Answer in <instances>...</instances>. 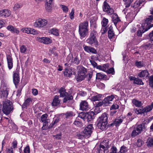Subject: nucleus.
I'll list each match as a JSON object with an SVG mask.
<instances>
[{"label": "nucleus", "mask_w": 153, "mask_h": 153, "mask_svg": "<svg viewBox=\"0 0 153 153\" xmlns=\"http://www.w3.org/2000/svg\"><path fill=\"white\" fill-rule=\"evenodd\" d=\"M153 21V16H149L145 20L142 22V26L140 29L137 31V35L141 36L142 34L147 31L153 27V24L152 23Z\"/></svg>", "instance_id": "f257e3e1"}, {"label": "nucleus", "mask_w": 153, "mask_h": 153, "mask_svg": "<svg viewBox=\"0 0 153 153\" xmlns=\"http://www.w3.org/2000/svg\"><path fill=\"white\" fill-rule=\"evenodd\" d=\"M88 22L85 21L80 23L79 25V32L80 38L82 39L87 35L88 31Z\"/></svg>", "instance_id": "f03ea898"}, {"label": "nucleus", "mask_w": 153, "mask_h": 153, "mask_svg": "<svg viewBox=\"0 0 153 153\" xmlns=\"http://www.w3.org/2000/svg\"><path fill=\"white\" fill-rule=\"evenodd\" d=\"M2 111L7 115L12 112L13 108L12 102L10 100H7L4 101L2 103Z\"/></svg>", "instance_id": "7ed1b4c3"}, {"label": "nucleus", "mask_w": 153, "mask_h": 153, "mask_svg": "<svg viewBox=\"0 0 153 153\" xmlns=\"http://www.w3.org/2000/svg\"><path fill=\"white\" fill-rule=\"evenodd\" d=\"M96 32L95 31H92L89 37L86 40V42L89 45L97 47L98 45V42L96 37Z\"/></svg>", "instance_id": "20e7f679"}, {"label": "nucleus", "mask_w": 153, "mask_h": 153, "mask_svg": "<svg viewBox=\"0 0 153 153\" xmlns=\"http://www.w3.org/2000/svg\"><path fill=\"white\" fill-rule=\"evenodd\" d=\"M65 91V89L63 88H61L59 90L60 97H65L63 100L64 102H66L67 101L71 100L73 99L72 96L71 95L68 94Z\"/></svg>", "instance_id": "39448f33"}, {"label": "nucleus", "mask_w": 153, "mask_h": 153, "mask_svg": "<svg viewBox=\"0 0 153 153\" xmlns=\"http://www.w3.org/2000/svg\"><path fill=\"white\" fill-rule=\"evenodd\" d=\"M9 89L5 84L2 83L0 89V95L1 97H7L8 94Z\"/></svg>", "instance_id": "423d86ee"}, {"label": "nucleus", "mask_w": 153, "mask_h": 153, "mask_svg": "<svg viewBox=\"0 0 153 153\" xmlns=\"http://www.w3.org/2000/svg\"><path fill=\"white\" fill-rule=\"evenodd\" d=\"M93 129V125L90 124L86 127L82 131L83 135L87 137H90Z\"/></svg>", "instance_id": "0eeeda50"}, {"label": "nucleus", "mask_w": 153, "mask_h": 153, "mask_svg": "<svg viewBox=\"0 0 153 153\" xmlns=\"http://www.w3.org/2000/svg\"><path fill=\"white\" fill-rule=\"evenodd\" d=\"M142 130V124H140L136 127H134L131 134V137H135L140 134Z\"/></svg>", "instance_id": "6e6552de"}, {"label": "nucleus", "mask_w": 153, "mask_h": 153, "mask_svg": "<svg viewBox=\"0 0 153 153\" xmlns=\"http://www.w3.org/2000/svg\"><path fill=\"white\" fill-rule=\"evenodd\" d=\"M47 23V20L44 19H39L36 20L34 23V26L37 27H42L45 26Z\"/></svg>", "instance_id": "1a4fd4ad"}, {"label": "nucleus", "mask_w": 153, "mask_h": 153, "mask_svg": "<svg viewBox=\"0 0 153 153\" xmlns=\"http://www.w3.org/2000/svg\"><path fill=\"white\" fill-rule=\"evenodd\" d=\"M102 9L103 11L106 12L109 15H111L114 12L113 9L110 7L109 4L105 1L103 3Z\"/></svg>", "instance_id": "9d476101"}, {"label": "nucleus", "mask_w": 153, "mask_h": 153, "mask_svg": "<svg viewBox=\"0 0 153 153\" xmlns=\"http://www.w3.org/2000/svg\"><path fill=\"white\" fill-rule=\"evenodd\" d=\"M78 76H84L86 71V69L81 65L77 67Z\"/></svg>", "instance_id": "9b49d317"}, {"label": "nucleus", "mask_w": 153, "mask_h": 153, "mask_svg": "<svg viewBox=\"0 0 153 153\" xmlns=\"http://www.w3.org/2000/svg\"><path fill=\"white\" fill-rule=\"evenodd\" d=\"M90 109L88 103L86 101H82L80 104V109L82 111H86Z\"/></svg>", "instance_id": "f8f14e48"}, {"label": "nucleus", "mask_w": 153, "mask_h": 153, "mask_svg": "<svg viewBox=\"0 0 153 153\" xmlns=\"http://www.w3.org/2000/svg\"><path fill=\"white\" fill-rule=\"evenodd\" d=\"M37 40L39 42L45 44H48L52 42L51 40L49 38L45 37H37Z\"/></svg>", "instance_id": "ddd939ff"}, {"label": "nucleus", "mask_w": 153, "mask_h": 153, "mask_svg": "<svg viewBox=\"0 0 153 153\" xmlns=\"http://www.w3.org/2000/svg\"><path fill=\"white\" fill-rule=\"evenodd\" d=\"M84 51L88 53L96 54L97 53L96 50L94 48L89 46H85L84 47Z\"/></svg>", "instance_id": "4468645a"}, {"label": "nucleus", "mask_w": 153, "mask_h": 153, "mask_svg": "<svg viewBox=\"0 0 153 153\" xmlns=\"http://www.w3.org/2000/svg\"><path fill=\"white\" fill-rule=\"evenodd\" d=\"M108 123L103 122L99 121L97 123V126L99 128L103 131L107 129V126Z\"/></svg>", "instance_id": "2eb2a0df"}, {"label": "nucleus", "mask_w": 153, "mask_h": 153, "mask_svg": "<svg viewBox=\"0 0 153 153\" xmlns=\"http://www.w3.org/2000/svg\"><path fill=\"white\" fill-rule=\"evenodd\" d=\"M11 13V12L7 9L2 10L0 11V16L8 17Z\"/></svg>", "instance_id": "dca6fc26"}, {"label": "nucleus", "mask_w": 153, "mask_h": 153, "mask_svg": "<svg viewBox=\"0 0 153 153\" xmlns=\"http://www.w3.org/2000/svg\"><path fill=\"white\" fill-rule=\"evenodd\" d=\"M23 33H26L27 34L30 33L31 34H36V31L34 29H33L31 30V29L30 28H24L21 29Z\"/></svg>", "instance_id": "f3484780"}, {"label": "nucleus", "mask_w": 153, "mask_h": 153, "mask_svg": "<svg viewBox=\"0 0 153 153\" xmlns=\"http://www.w3.org/2000/svg\"><path fill=\"white\" fill-rule=\"evenodd\" d=\"M7 61L8 67L9 69L10 70L13 67V59L11 56L9 55L7 56Z\"/></svg>", "instance_id": "a211bd4d"}, {"label": "nucleus", "mask_w": 153, "mask_h": 153, "mask_svg": "<svg viewBox=\"0 0 153 153\" xmlns=\"http://www.w3.org/2000/svg\"><path fill=\"white\" fill-rule=\"evenodd\" d=\"M130 80H133L134 83L137 85H143V83L141 79H139L138 77H129Z\"/></svg>", "instance_id": "6ab92c4d"}, {"label": "nucleus", "mask_w": 153, "mask_h": 153, "mask_svg": "<svg viewBox=\"0 0 153 153\" xmlns=\"http://www.w3.org/2000/svg\"><path fill=\"white\" fill-rule=\"evenodd\" d=\"M53 0H46V2L45 4V7L48 11H50L52 8V3Z\"/></svg>", "instance_id": "aec40b11"}, {"label": "nucleus", "mask_w": 153, "mask_h": 153, "mask_svg": "<svg viewBox=\"0 0 153 153\" xmlns=\"http://www.w3.org/2000/svg\"><path fill=\"white\" fill-rule=\"evenodd\" d=\"M59 96L56 95L55 96L53 100L52 105L53 106H57L59 105L60 100L59 99Z\"/></svg>", "instance_id": "412c9836"}, {"label": "nucleus", "mask_w": 153, "mask_h": 153, "mask_svg": "<svg viewBox=\"0 0 153 153\" xmlns=\"http://www.w3.org/2000/svg\"><path fill=\"white\" fill-rule=\"evenodd\" d=\"M94 114L95 113L93 111L88 112L86 115L88 121H90L93 120L94 118Z\"/></svg>", "instance_id": "4be33fe9"}, {"label": "nucleus", "mask_w": 153, "mask_h": 153, "mask_svg": "<svg viewBox=\"0 0 153 153\" xmlns=\"http://www.w3.org/2000/svg\"><path fill=\"white\" fill-rule=\"evenodd\" d=\"M100 146L102 148H104L107 150L108 148L109 147L108 141L107 140H104L101 143Z\"/></svg>", "instance_id": "5701e85b"}, {"label": "nucleus", "mask_w": 153, "mask_h": 153, "mask_svg": "<svg viewBox=\"0 0 153 153\" xmlns=\"http://www.w3.org/2000/svg\"><path fill=\"white\" fill-rule=\"evenodd\" d=\"M99 121L103 122L106 123H108V117L107 114L104 113L102 114L100 117L99 118Z\"/></svg>", "instance_id": "b1692460"}, {"label": "nucleus", "mask_w": 153, "mask_h": 153, "mask_svg": "<svg viewBox=\"0 0 153 153\" xmlns=\"http://www.w3.org/2000/svg\"><path fill=\"white\" fill-rule=\"evenodd\" d=\"M32 102V100L30 98H28L25 100V102L22 105L23 108H27Z\"/></svg>", "instance_id": "393cba45"}, {"label": "nucleus", "mask_w": 153, "mask_h": 153, "mask_svg": "<svg viewBox=\"0 0 153 153\" xmlns=\"http://www.w3.org/2000/svg\"><path fill=\"white\" fill-rule=\"evenodd\" d=\"M113 21L114 25H116L117 22L120 21V20L117 14H114L113 16Z\"/></svg>", "instance_id": "a878e982"}, {"label": "nucleus", "mask_w": 153, "mask_h": 153, "mask_svg": "<svg viewBox=\"0 0 153 153\" xmlns=\"http://www.w3.org/2000/svg\"><path fill=\"white\" fill-rule=\"evenodd\" d=\"M132 102L134 105L137 107H140L143 105L141 102L135 99L132 100Z\"/></svg>", "instance_id": "bb28decb"}, {"label": "nucleus", "mask_w": 153, "mask_h": 153, "mask_svg": "<svg viewBox=\"0 0 153 153\" xmlns=\"http://www.w3.org/2000/svg\"><path fill=\"white\" fill-rule=\"evenodd\" d=\"M49 33L55 35L57 36L59 35V33L57 29L55 28H53L49 30Z\"/></svg>", "instance_id": "cd10ccee"}, {"label": "nucleus", "mask_w": 153, "mask_h": 153, "mask_svg": "<svg viewBox=\"0 0 153 153\" xmlns=\"http://www.w3.org/2000/svg\"><path fill=\"white\" fill-rule=\"evenodd\" d=\"M123 119L118 118L116 119L114 121L113 124L116 126H119L123 121Z\"/></svg>", "instance_id": "c85d7f7f"}, {"label": "nucleus", "mask_w": 153, "mask_h": 153, "mask_svg": "<svg viewBox=\"0 0 153 153\" xmlns=\"http://www.w3.org/2000/svg\"><path fill=\"white\" fill-rule=\"evenodd\" d=\"M102 96V94H99L94 96L91 98V100L94 101H99L100 99Z\"/></svg>", "instance_id": "c756f323"}, {"label": "nucleus", "mask_w": 153, "mask_h": 153, "mask_svg": "<svg viewBox=\"0 0 153 153\" xmlns=\"http://www.w3.org/2000/svg\"><path fill=\"white\" fill-rule=\"evenodd\" d=\"M149 73L146 70H144L141 71L138 74V76H148Z\"/></svg>", "instance_id": "7c9ffc66"}, {"label": "nucleus", "mask_w": 153, "mask_h": 153, "mask_svg": "<svg viewBox=\"0 0 153 153\" xmlns=\"http://www.w3.org/2000/svg\"><path fill=\"white\" fill-rule=\"evenodd\" d=\"M64 75L65 76H70L72 74V72L70 69H65L64 72Z\"/></svg>", "instance_id": "2f4dec72"}, {"label": "nucleus", "mask_w": 153, "mask_h": 153, "mask_svg": "<svg viewBox=\"0 0 153 153\" xmlns=\"http://www.w3.org/2000/svg\"><path fill=\"white\" fill-rule=\"evenodd\" d=\"M146 144L148 147L153 146V138H148L146 142Z\"/></svg>", "instance_id": "473e14b6"}, {"label": "nucleus", "mask_w": 153, "mask_h": 153, "mask_svg": "<svg viewBox=\"0 0 153 153\" xmlns=\"http://www.w3.org/2000/svg\"><path fill=\"white\" fill-rule=\"evenodd\" d=\"M153 108V102L150 105L146 106L144 108L145 112H149L151 111Z\"/></svg>", "instance_id": "72a5a7b5"}, {"label": "nucleus", "mask_w": 153, "mask_h": 153, "mask_svg": "<svg viewBox=\"0 0 153 153\" xmlns=\"http://www.w3.org/2000/svg\"><path fill=\"white\" fill-rule=\"evenodd\" d=\"M135 112L137 114H145V113L144 108L138 109H136L135 110Z\"/></svg>", "instance_id": "f704fd0d"}, {"label": "nucleus", "mask_w": 153, "mask_h": 153, "mask_svg": "<svg viewBox=\"0 0 153 153\" xmlns=\"http://www.w3.org/2000/svg\"><path fill=\"white\" fill-rule=\"evenodd\" d=\"M65 117L67 118L74 116V114L72 111L67 112L65 114Z\"/></svg>", "instance_id": "c9c22d12"}, {"label": "nucleus", "mask_w": 153, "mask_h": 153, "mask_svg": "<svg viewBox=\"0 0 153 153\" xmlns=\"http://www.w3.org/2000/svg\"><path fill=\"white\" fill-rule=\"evenodd\" d=\"M48 115L47 114H45L42 115L41 117V121L42 122L45 123V125H46Z\"/></svg>", "instance_id": "e433bc0d"}, {"label": "nucleus", "mask_w": 153, "mask_h": 153, "mask_svg": "<svg viewBox=\"0 0 153 153\" xmlns=\"http://www.w3.org/2000/svg\"><path fill=\"white\" fill-rule=\"evenodd\" d=\"M135 65L138 68H141L145 66V64L143 62L137 61L135 63Z\"/></svg>", "instance_id": "4c0bfd02"}, {"label": "nucleus", "mask_w": 153, "mask_h": 153, "mask_svg": "<svg viewBox=\"0 0 153 153\" xmlns=\"http://www.w3.org/2000/svg\"><path fill=\"white\" fill-rule=\"evenodd\" d=\"M123 1L125 2L124 4L125 5L126 7H128L130 6L133 0H123Z\"/></svg>", "instance_id": "58836bf2"}, {"label": "nucleus", "mask_w": 153, "mask_h": 153, "mask_svg": "<svg viewBox=\"0 0 153 153\" xmlns=\"http://www.w3.org/2000/svg\"><path fill=\"white\" fill-rule=\"evenodd\" d=\"M108 37L110 39H111L114 35L113 30L111 29H109L108 31Z\"/></svg>", "instance_id": "ea45409f"}, {"label": "nucleus", "mask_w": 153, "mask_h": 153, "mask_svg": "<svg viewBox=\"0 0 153 153\" xmlns=\"http://www.w3.org/2000/svg\"><path fill=\"white\" fill-rule=\"evenodd\" d=\"M108 21L107 19L105 18H103L102 22V25L103 27H105L107 25Z\"/></svg>", "instance_id": "a19ab883"}, {"label": "nucleus", "mask_w": 153, "mask_h": 153, "mask_svg": "<svg viewBox=\"0 0 153 153\" xmlns=\"http://www.w3.org/2000/svg\"><path fill=\"white\" fill-rule=\"evenodd\" d=\"M98 153H107L108 152V150L104 148H102L100 146L99 149H98Z\"/></svg>", "instance_id": "79ce46f5"}, {"label": "nucleus", "mask_w": 153, "mask_h": 153, "mask_svg": "<svg viewBox=\"0 0 153 153\" xmlns=\"http://www.w3.org/2000/svg\"><path fill=\"white\" fill-rule=\"evenodd\" d=\"M13 81L15 84L16 87V85L20 82V79L19 77H13Z\"/></svg>", "instance_id": "37998d69"}, {"label": "nucleus", "mask_w": 153, "mask_h": 153, "mask_svg": "<svg viewBox=\"0 0 153 153\" xmlns=\"http://www.w3.org/2000/svg\"><path fill=\"white\" fill-rule=\"evenodd\" d=\"M127 148L124 146H122L120 149V152L121 153H125L127 151Z\"/></svg>", "instance_id": "c03bdc74"}, {"label": "nucleus", "mask_w": 153, "mask_h": 153, "mask_svg": "<svg viewBox=\"0 0 153 153\" xmlns=\"http://www.w3.org/2000/svg\"><path fill=\"white\" fill-rule=\"evenodd\" d=\"M143 2H141L140 1H137L134 3V6L135 7H139L140 6L142 5V6L143 5Z\"/></svg>", "instance_id": "a18cd8bd"}, {"label": "nucleus", "mask_w": 153, "mask_h": 153, "mask_svg": "<svg viewBox=\"0 0 153 153\" xmlns=\"http://www.w3.org/2000/svg\"><path fill=\"white\" fill-rule=\"evenodd\" d=\"M149 83L150 86L152 88H153V77H149Z\"/></svg>", "instance_id": "49530a36"}, {"label": "nucleus", "mask_w": 153, "mask_h": 153, "mask_svg": "<svg viewBox=\"0 0 153 153\" xmlns=\"http://www.w3.org/2000/svg\"><path fill=\"white\" fill-rule=\"evenodd\" d=\"M144 143L141 139H138L137 140L136 144L137 146L141 147Z\"/></svg>", "instance_id": "de8ad7c7"}, {"label": "nucleus", "mask_w": 153, "mask_h": 153, "mask_svg": "<svg viewBox=\"0 0 153 153\" xmlns=\"http://www.w3.org/2000/svg\"><path fill=\"white\" fill-rule=\"evenodd\" d=\"M74 124L76 126L78 127H81L82 126V123L79 121L76 120L74 123Z\"/></svg>", "instance_id": "09e8293b"}, {"label": "nucleus", "mask_w": 153, "mask_h": 153, "mask_svg": "<svg viewBox=\"0 0 153 153\" xmlns=\"http://www.w3.org/2000/svg\"><path fill=\"white\" fill-rule=\"evenodd\" d=\"M23 86H20L19 89L17 90V94H16V96L19 97L21 95V92L23 88Z\"/></svg>", "instance_id": "8fccbe9b"}, {"label": "nucleus", "mask_w": 153, "mask_h": 153, "mask_svg": "<svg viewBox=\"0 0 153 153\" xmlns=\"http://www.w3.org/2000/svg\"><path fill=\"white\" fill-rule=\"evenodd\" d=\"M94 113L95 114H97L100 113L101 111V110L99 107L95 106V108L94 109Z\"/></svg>", "instance_id": "3c124183"}, {"label": "nucleus", "mask_w": 153, "mask_h": 153, "mask_svg": "<svg viewBox=\"0 0 153 153\" xmlns=\"http://www.w3.org/2000/svg\"><path fill=\"white\" fill-rule=\"evenodd\" d=\"M19 68H17L16 71L13 72V76H19Z\"/></svg>", "instance_id": "603ef678"}, {"label": "nucleus", "mask_w": 153, "mask_h": 153, "mask_svg": "<svg viewBox=\"0 0 153 153\" xmlns=\"http://www.w3.org/2000/svg\"><path fill=\"white\" fill-rule=\"evenodd\" d=\"M74 11L73 9L69 14L71 20H73L74 19Z\"/></svg>", "instance_id": "864d4df0"}, {"label": "nucleus", "mask_w": 153, "mask_h": 153, "mask_svg": "<svg viewBox=\"0 0 153 153\" xmlns=\"http://www.w3.org/2000/svg\"><path fill=\"white\" fill-rule=\"evenodd\" d=\"M107 72L108 74H114L115 73L113 68H110L109 70H107Z\"/></svg>", "instance_id": "5fc2aeb1"}, {"label": "nucleus", "mask_w": 153, "mask_h": 153, "mask_svg": "<svg viewBox=\"0 0 153 153\" xmlns=\"http://www.w3.org/2000/svg\"><path fill=\"white\" fill-rule=\"evenodd\" d=\"M61 7L64 12L67 13L68 12V9L66 6L62 5L61 6Z\"/></svg>", "instance_id": "6e6d98bb"}, {"label": "nucleus", "mask_w": 153, "mask_h": 153, "mask_svg": "<svg viewBox=\"0 0 153 153\" xmlns=\"http://www.w3.org/2000/svg\"><path fill=\"white\" fill-rule=\"evenodd\" d=\"M26 48L24 45H22L20 48V51L22 53H24L26 51Z\"/></svg>", "instance_id": "4d7b16f0"}, {"label": "nucleus", "mask_w": 153, "mask_h": 153, "mask_svg": "<svg viewBox=\"0 0 153 153\" xmlns=\"http://www.w3.org/2000/svg\"><path fill=\"white\" fill-rule=\"evenodd\" d=\"M119 108V106L116 104H113L111 106L110 109H116Z\"/></svg>", "instance_id": "13d9d810"}, {"label": "nucleus", "mask_w": 153, "mask_h": 153, "mask_svg": "<svg viewBox=\"0 0 153 153\" xmlns=\"http://www.w3.org/2000/svg\"><path fill=\"white\" fill-rule=\"evenodd\" d=\"M104 105H106L107 104H109L110 103V101H109L107 97H105L103 101Z\"/></svg>", "instance_id": "bf43d9fd"}, {"label": "nucleus", "mask_w": 153, "mask_h": 153, "mask_svg": "<svg viewBox=\"0 0 153 153\" xmlns=\"http://www.w3.org/2000/svg\"><path fill=\"white\" fill-rule=\"evenodd\" d=\"M24 153H30V148L29 146H27L24 150Z\"/></svg>", "instance_id": "052dcab7"}, {"label": "nucleus", "mask_w": 153, "mask_h": 153, "mask_svg": "<svg viewBox=\"0 0 153 153\" xmlns=\"http://www.w3.org/2000/svg\"><path fill=\"white\" fill-rule=\"evenodd\" d=\"M21 7V5L18 4H16L13 7L14 10H16Z\"/></svg>", "instance_id": "680f3d73"}, {"label": "nucleus", "mask_w": 153, "mask_h": 153, "mask_svg": "<svg viewBox=\"0 0 153 153\" xmlns=\"http://www.w3.org/2000/svg\"><path fill=\"white\" fill-rule=\"evenodd\" d=\"M74 63L76 65H78L80 62V61L79 60L77 56L75 57L74 59Z\"/></svg>", "instance_id": "e2e57ef3"}, {"label": "nucleus", "mask_w": 153, "mask_h": 153, "mask_svg": "<svg viewBox=\"0 0 153 153\" xmlns=\"http://www.w3.org/2000/svg\"><path fill=\"white\" fill-rule=\"evenodd\" d=\"M56 50V48L53 47L52 48H51L49 50L50 54L51 55L53 53H54V51Z\"/></svg>", "instance_id": "0e129e2a"}, {"label": "nucleus", "mask_w": 153, "mask_h": 153, "mask_svg": "<svg viewBox=\"0 0 153 153\" xmlns=\"http://www.w3.org/2000/svg\"><path fill=\"white\" fill-rule=\"evenodd\" d=\"M86 116L85 114L83 113H81L79 114V117L83 119H85Z\"/></svg>", "instance_id": "69168bd1"}, {"label": "nucleus", "mask_w": 153, "mask_h": 153, "mask_svg": "<svg viewBox=\"0 0 153 153\" xmlns=\"http://www.w3.org/2000/svg\"><path fill=\"white\" fill-rule=\"evenodd\" d=\"M90 61L91 64L94 66V67L97 68V67L98 66H97V63L94 62V60H90Z\"/></svg>", "instance_id": "338daca9"}, {"label": "nucleus", "mask_w": 153, "mask_h": 153, "mask_svg": "<svg viewBox=\"0 0 153 153\" xmlns=\"http://www.w3.org/2000/svg\"><path fill=\"white\" fill-rule=\"evenodd\" d=\"M6 151L7 153H14L13 149L12 147L9 149H6Z\"/></svg>", "instance_id": "774afa93"}]
</instances>
